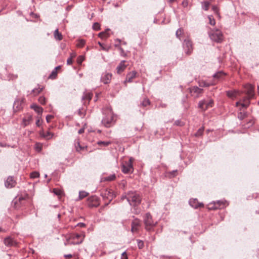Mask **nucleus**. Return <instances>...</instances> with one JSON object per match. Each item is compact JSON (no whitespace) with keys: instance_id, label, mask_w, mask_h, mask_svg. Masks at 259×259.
<instances>
[{"instance_id":"1","label":"nucleus","mask_w":259,"mask_h":259,"mask_svg":"<svg viewBox=\"0 0 259 259\" xmlns=\"http://www.w3.org/2000/svg\"><path fill=\"white\" fill-rule=\"evenodd\" d=\"M103 117L102 123L106 127H110L115 123L114 114L112 110L109 108H105L103 110Z\"/></svg>"},{"instance_id":"2","label":"nucleus","mask_w":259,"mask_h":259,"mask_svg":"<svg viewBox=\"0 0 259 259\" xmlns=\"http://www.w3.org/2000/svg\"><path fill=\"white\" fill-rule=\"evenodd\" d=\"M125 197L132 206H137L141 203V197L136 192L129 191L125 195Z\"/></svg>"},{"instance_id":"3","label":"nucleus","mask_w":259,"mask_h":259,"mask_svg":"<svg viewBox=\"0 0 259 259\" xmlns=\"http://www.w3.org/2000/svg\"><path fill=\"white\" fill-rule=\"evenodd\" d=\"M143 221L145 225V229L148 231H151L156 225V222H154L152 215L149 212L145 214Z\"/></svg>"},{"instance_id":"4","label":"nucleus","mask_w":259,"mask_h":259,"mask_svg":"<svg viewBox=\"0 0 259 259\" xmlns=\"http://www.w3.org/2000/svg\"><path fill=\"white\" fill-rule=\"evenodd\" d=\"M209 37L212 40L217 42H221L223 40V35L219 29L212 30L209 33Z\"/></svg>"},{"instance_id":"5","label":"nucleus","mask_w":259,"mask_h":259,"mask_svg":"<svg viewBox=\"0 0 259 259\" xmlns=\"http://www.w3.org/2000/svg\"><path fill=\"white\" fill-rule=\"evenodd\" d=\"M132 158H130V159L125 161L121 165L122 171L124 174H128L132 172L133 170Z\"/></svg>"},{"instance_id":"6","label":"nucleus","mask_w":259,"mask_h":259,"mask_svg":"<svg viewBox=\"0 0 259 259\" xmlns=\"http://www.w3.org/2000/svg\"><path fill=\"white\" fill-rule=\"evenodd\" d=\"M100 204L99 198L96 196H92L88 198L87 205L89 207H96Z\"/></svg>"},{"instance_id":"7","label":"nucleus","mask_w":259,"mask_h":259,"mask_svg":"<svg viewBox=\"0 0 259 259\" xmlns=\"http://www.w3.org/2000/svg\"><path fill=\"white\" fill-rule=\"evenodd\" d=\"M213 104V101L212 100H210L208 102L205 100H202L198 103V108L202 111H205L209 107H212Z\"/></svg>"},{"instance_id":"8","label":"nucleus","mask_w":259,"mask_h":259,"mask_svg":"<svg viewBox=\"0 0 259 259\" xmlns=\"http://www.w3.org/2000/svg\"><path fill=\"white\" fill-rule=\"evenodd\" d=\"M183 48L185 53L190 55L193 51V46L192 41L189 39H186L183 42Z\"/></svg>"},{"instance_id":"9","label":"nucleus","mask_w":259,"mask_h":259,"mask_svg":"<svg viewBox=\"0 0 259 259\" xmlns=\"http://www.w3.org/2000/svg\"><path fill=\"white\" fill-rule=\"evenodd\" d=\"M190 92L192 96L197 98L202 94L203 90L196 86H194L190 88Z\"/></svg>"},{"instance_id":"10","label":"nucleus","mask_w":259,"mask_h":259,"mask_svg":"<svg viewBox=\"0 0 259 259\" xmlns=\"http://www.w3.org/2000/svg\"><path fill=\"white\" fill-rule=\"evenodd\" d=\"M141 221L138 219H135L132 222L131 231L133 233L138 232L139 228L141 226Z\"/></svg>"},{"instance_id":"11","label":"nucleus","mask_w":259,"mask_h":259,"mask_svg":"<svg viewBox=\"0 0 259 259\" xmlns=\"http://www.w3.org/2000/svg\"><path fill=\"white\" fill-rule=\"evenodd\" d=\"M24 99H16L13 104V109L15 112H17L21 110L23 108V103Z\"/></svg>"},{"instance_id":"12","label":"nucleus","mask_w":259,"mask_h":259,"mask_svg":"<svg viewBox=\"0 0 259 259\" xmlns=\"http://www.w3.org/2000/svg\"><path fill=\"white\" fill-rule=\"evenodd\" d=\"M228 205L226 201L219 200L214 202V207H209V209H222Z\"/></svg>"},{"instance_id":"13","label":"nucleus","mask_w":259,"mask_h":259,"mask_svg":"<svg viewBox=\"0 0 259 259\" xmlns=\"http://www.w3.org/2000/svg\"><path fill=\"white\" fill-rule=\"evenodd\" d=\"M112 78V74L110 73H103L101 77V81L104 84H108L110 82Z\"/></svg>"},{"instance_id":"14","label":"nucleus","mask_w":259,"mask_h":259,"mask_svg":"<svg viewBox=\"0 0 259 259\" xmlns=\"http://www.w3.org/2000/svg\"><path fill=\"white\" fill-rule=\"evenodd\" d=\"M189 204L194 208H198L199 207H203L204 205L202 203L198 202L197 199H191L189 201Z\"/></svg>"},{"instance_id":"15","label":"nucleus","mask_w":259,"mask_h":259,"mask_svg":"<svg viewBox=\"0 0 259 259\" xmlns=\"http://www.w3.org/2000/svg\"><path fill=\"white\" fill-rule=\"evenodd\" d=\"M5 185L7 188H11L15 186L16 182L13 177L9 176L6 181Z\"/></svg>"},{"instance_id":"16","label":"nucleus","mask_w":259,"mask_h":259,"mask_svg":"<svg viewBox=\"0 0 259 259\" xmlns=\"http://www.w3.org/2000/svg\"><path fill=\"white\" fill-rule=\"evenodd\" d=\"M245 93L249 98L254 96V87L251 84H247L245 86Z\"/></svg>"},{"instance_id":"17","label":"nucleus","mask_w":259,"mask_h":259,"mask_svg":"<svg viewBox=\"0 0 259 259\" xmlns=\"http://www.w3.org/2000/svg\"><path fill=\"white\" fill-rule=\"evenodd\" d=\"M137 72L136 71H133L128 73L126 74V79L124 81L125 84L126 82H132L134 78L136 77Z\"/></svg>"},{"instance_id":"18","label":"nucleus","mask_w":259,"mask_h":259,"mask_svg":"<svg viewBox=\"0 0 259 259\" xmlns=\"http://www.w3.org/2000/svg\"><path fill=\"white\" fill-rule=\"evenodd\" d=\"M4 244L9 247L16 246V242L11 237H6L4 240Z\"/></svg>"},{"instance_id":"19","label":"nucleus","mask_w":259,"mask_h":259,"mask_svg":"<svg viewBox=\"0 0 259 259\" xmlns=\"http://www.w3.org/2000/svg\"><path fill=\"white\" fill-rule=\"evenodd\" d=\"M93 94L90 92H84L82 97V100L84 101V104L85 103L86 101L89 102L92 98Z\"/></svg>"},{"instance_id":"20","label":"nucleus","mask_w":259,"mask_h":259,"mask_svg":"<svg viewBox=\"0 0 259 259\" xmlns=\"http://www.w3.org/2000/svg\"><path fill=\"white\" fill-rule=\"evenodd\" d=\"M125 61H124V60L122 61L119 63V64L117 66V67L116 68V70H117V72L118 74H120L121 72L123 71L124 70V69H125L126 66L125 65Z\"/></svg>"},{"instance_id":"21","label":"nucleus","mask_w":259,"mask_h":259,"mask_svg":"<svg viewBox=\"0 0 259 259\" xmlns=\"http://www.w3.org/2000/svg\"><path fill=\"white\" fill-rule=\"evenodd\" d=\"M31 108L33 109L36 113L39 115H41L43 112V109L42 107L37 106L36 104H33L31 105Z\"/></svg>"},{"instance_id":"22","label":"nucleus","mask_w":259,"mask_h":259,"mask_svg":"<svg viewBox=\"0 0 259 259\" xmlns=\"http://www.w3.org/2000/svg\"><path fill=\"white\" fill-rule=\"evenodd\" d=\"M238 92L236 90L228 91L227 92V95L228 97L233 99L236 98V95L238 94Z\"/></svg>"},{"instance_id":"23","label":"nucleus","mask_w":259,"mask_h":259,"mask_svg":"<svg viewBox=\"0 0 259 259\" xmlns=\"http://www.w3.org/2000/svg\"><path fill=\"white\" fill-rule=\"evenodd\" d=\"M54 35V37L56 40H61L63 38L62 35L59 32L58 29H56L55 30Z\"/></svg>"},{"instance_id":"24","label":"nucleus","mask_w":259,"mask_h":259,"mask_svg":"<svg viewBox=\"0 0 259 259\" xmlns=\"http://www.w3.org/2000/svg\"><path fill=\"white\" fill-rule=\"evenodd\" d=\"M101 196L103 197V198H107L108 199H109V197H110V201L111 200V192L110 190H106L104 193H101Z\"/></svg>"},{"instance_id":"25","label":"nucleus","mask_w":259,"mask_h":259,"mask_svg":"<svg viewBox=\"0 0 259 259\" xmlns=\"http://www.w3.org/2000/svg\"><path fill=\"white\" fill-rule=\"evenodd\" d=\"M225 75V73L222 71H219L214 74L213 77L215 79H220Z\"/></svg>"},{"instance_id":"26","label":"nucleus","mask_w":259,"mask_h":259,"mask_svg":"<svg viewBox=\"0 0 259 259\" xmlns=\"http://www.w3.org/2000/svg\"><path fill=\"white\" fill-rule=\"evenodd\" d=\"M75 149L77 152H79L84 149V147H82L80 145L78 140H76L75 142Z\"/></svg>"},{"instance_id":"27","label":"nucleus","mask_w":259,"mask_h":259,"mask_svg":"<svg viewBox=\"0 0 259 259\" xmlns=\"http://www.w3.org/2000/svg\"><path fill=\"white\" fill-rule=\"evenodd\" d=\"M209 6L210 3L207 1L201 2L202 8L205 11H207L208 10Z\"/></svg>"},{"instance_id":"28","label":"nucleus","mask_w":259,"mask_h":259,"mask_svg":"<svg viewBox=\"0 0 259 259\" xmlns=\"http://www.w3.org/2000/svg\"><path fill=\"white\" fill-rule=\"evenodd\" d=\"M247 116V112L246 111L240 112L238 114V118L242 120L246 118Z\"/></svg>"},{"instance_id":"29","label":"nucleus","mask_w":259,"mask_h":259,"mask_svg":"<svg viewBox=\"0 0 259 259\" xmlns=\"http://www.w3.org/2000/svg\"><path fill=\"white\" fill-rule=\"evenodd\" d=\"M98 45L101 47L102 50L106 52H109L111 49V46H106L100 42H98Z\"/></svg>"},{"instance_id":"30","label":"nucleus","mask_w":259,"mask_h":259,"mask_svg":"<svg viewBox=\"0 0 259 259\" xmlns=\"http://www.w3.org/2000/svg\"><path fill=\"white\" fill-rule=\"evenodd\" d=\"M40 135L41 137H43L47 139H50L53 136V134L49 132H48L46 134H45L42 132L40 133Z\"/></svg>"},{"instance_id":"31","label":"nucleus","mask_w":259,"mask_h":259,"mask_svg":"<svg viewBox=\"0 0 259 259\" xmlns=\"http://www.w3.org/2000/svg\"><path fill=\"white\" fill-rule=\"evenodd\" d=\"M215 83H216V82H212V83H208L205 81H202L199 82V86L201 87H209L210 85H214Z\"/></svg>"},{"instance_id":"32","label":"nucleus","mask_w":259,"mask_h":259,"mask_svg":"<svg viewBox=\"0 0 259 259\" xmlns=\"http://www.w3.org/2000/svg\"><path fill=\"white\" fill-rule=\"evenodd\" d=\"M32 120V117L31 116H28L27 118H24L23 119V122L24 125V126H27L28 124H29L30 121H31Z\"/></svg>"},{"instance_id":"33","label":"nucleus","mask_w":259,"mask_h":259,"mask_svg":"<svg viewBox=\"0 0 259 259\" xmlns=\"http://www.w3.org/2000/svg\"><path fill=\"white\" fill-rule=\"evenodd\" d=\"M53 193L58 196H61L63 194V192L61 190L58 189V188H54L53 190Z\"/></svg>"},{"instance_id":"34","label":"nucleus","mask_w":259,"mask_h":259,"mask_svg":"<svg viewBox=\"0 0 259 259\" xmlns=\"http://www.w3.org/2000/svg\"><path fill=\"white\" fill-rule=\"evenodd\" d=\"M116 178V176L115 174L111 175L109 176H107L106 177H105L104 181H112L114 180Z\"/></svg>"},{"instance_id":"35","label":"nucleus","mask_w":259,"mask_h":259,"mask_svg":"<svg viewBox=\"0 0 259 259\" xmlns=\"http://www.w3.org/2000/svg\"><path fill=\"white\" fill-rule=\"evenodd\" d=\"M89 193L85 191H80L79 193V199H82L88 195Z\"/></svg>"},{"instance_id":"36","label":"nucleus","mask_w":259,"mask_h":259,"mask_svg":"<svg viewBox=\"0 0 259 259\" xmlns=\"http://www.w3.org/2000/svg\"><path fill=\"white\" fill-rule=\"evenodd\" d=\"M203 132H204V127H201L195 134V136L197 137L201 136L203 133Z\"/></svg>"},{"instance_id":"37","label":"nucleus","mask_w":259,"mask_h":259,"mask_svg":"<svg viewBox=\"0 0 259 259\" xmlns=\"http://www.w3.org/2000/svg\"><path fill=\"white\" fill-rule=\"evenodd\" d=\"M77 114L80 117L83 118L85 115V111L83 109H79L77 111Z\"/></svg>"},{"instance_id":"38","label":"nucleus","mask_w":259,"mask_h":259,"mask_svg":"<svg viewBox=\"0 0 259 259\" xmlns=\"http://www.w3.org/2000/svg\"><path fill=\"white\" fill-rule=\"evenodd\" d=\"M99 146H107L111 144L109 141H99L97 143Z\"/></svg>"},{"instance_id":"39","label":"nucleus","mask_w":259,"mask_h":259,"mask_svg":"<svg viewBox=\"0 0 259 259\" xmlns=\"http://www.w3.org/2000/svg\"><path fill=\"white\" fill-rule=\"evenodd\" d=\"M150 104V101L149 99L145 98L143 100L141 105L143 107H146Z\"/></svg>"},{"instance_id":"40","label":"nucleus","mask_w":259,"mask_h":259,"mask_svg":"<svg viewBox=\"0 0 259 259\" xmlns=\"http://www.w3.org/2000/svg\"><path fill=\"white\" fill-rule=\"evenodd\" d=\"M183 33V30L182 29H181V28L178 29L177 30L176 33L177 37L179 39H181L180 36Z\"/></svg>"},{"instance_id":"41","label":"nucleus","mask_w":259,"mask_h":259,"mask_svg":"<svg viewBox=\"0 0 259 259\" xmlns=\"http://www.w3.org/2000/svg\"><path fill=\"white\" fill-rule=\"evenodd\" d=\"M57 74V72L56 70H53L51 74L49 75V78L51 79H54L56 78Z\"/></svg>"},{"instance_id":"42","label":"nucleus","mask_w":259,"mask_h":259,"mask_svg":"<svg viewBox=\"0 0 259 259\" xmlns=\"http://www.w3.org/2000/svg\"><path fill=\"white\" fill-rule=\"evenodd\" d=\"M39 174L37 171H33L30 174V178L32 179H35L39 177Z\"/></svg>"},{"instance_id":"43","label":"nucleus","mask_w":259,"mask_h":259,"mask_svg":"<svg viewBox=\"0 0 259 259\" xmlns=\"http://www.w3.org/2000/svg\"><path fill=\"white\" fill-rule=\"evenodd\" d=\"M85 40L83 39H80L77 44V46L79 48H82L85 45Z\"/></svg>"},{"instance_id":"44","label":"nucleus","mask_w":259,"mask_h":259,"mask_svg":"<svg viewBox=\"0 0 259 259\" xmlns=\"http://www.w3.org/2000/svg\"><path fill=\"white\" fill-rule=\"evenodd\" d=\"M42 146L40 143H36L35 145V149L38 152H39L41 151V150L42 149Z\"/></svg>"},{"instance_id":"45","label":"nucleus","mask_w":259,"mask_h":259,"mask_svg":"<svg viewBox=\"0 0 259 259\" xmlns=\"http://www.w3.org/2000/svg\"><path fill=\"white\" fill-rule=\"evenodd\" d=\"M208 18L209 19V23L211 25H214L215 24V20L211 16H208Z\"/></svg>"},{"instance_id":"46","label":"nucleus","mask_w":259,"mask_h":259,"mask_svg":"<svg viewBox=\"0 0 259 259\" xmlns=\"http://www.w3.org/2000/svg\"><path fill=\"white\" fill-rule=\"evenodd\" d=\"M138 246L139 249H142L144 247V244L143 241L137 240Z\"/></svg>"},{"instance_id":"47","label":"nucleus","mask_w":259,"mask_h":259,"mask_svg":"<svg viewBox=\"0 0 259 259\" xmlns=\"http://www.w3.org/2000/svg\"><path fill=\"white\" fill-rule=\"evenodd\" d=\"M41 90L42 89L40 88L34 89L32 90L31 93H33L34 95H36L39 94L41 91Z\"/></svg>"},{"instance_id":"48","label":"nucleus","mask_w":259,"mask_h":259,"mask_svg":"<svg viewBox=\"0 0 259 259\" xmlns=\"http://www.w3.org/2000/svg\"><path fill=\"white\" fill-rule=\"evenodd\" d=\"M46 98H45V97H44V96H41V97H40L38 98V102H39L40 104H42V105H44V104H45V103H46Z\"/></svg>"},{"instance_id":"49","label":"nucleus","mask_w":259,"mask_h":259,"mask_svg":"<svg viewBox=\"0 0 259 259\" xmlns=\"http://www.w3.org/2000/svg\"><path fill=\"white\" fill-rule=\"evenodd\" d=\"M99 36L102 38L104 37H107L109 36V35L107 34L106 32H102L99 34Z\"/></svg>"},{"instance_id":"50","label":"nucleus","mask_w":259,"mask_h":259,"mask_svg":"<svg viewBox=\"0 0 259 259\" xmlns=\"http://www.w3.org/2000/svg\"><path fill=\"white\" fill-rule=\"evenodd\" d=\"M100 27V24L97 22L95 23L93 25V29L96 30H99Z\"/></svg>"},{"instance_id":"51","label":"nucleus","mask_w":259,"mask_h":259,"mask_svg":"<svg viewBox=\"0 0 259 259\" xmlns=\"http://www.w3.org/2000/svg\"><path fill=\"white\" fill-rule=\"evenodd\" d=\"M250 104V101H248L247 102H243L241 103L240 105L242 107H244L246 108L248 107L249 105Z\"/></svg>"},{"instance_id":"52","label":"nucleus","mask_w":259,"mask_h":259,"mask_svg":"<svg viewBox=\"0 0 259 259\" xmlns=\"http://www.w3.org/2000/svg\"><path fill=\"white\" fill-rule=\"evenodd\" d=\"M175 125L182 126L184 125V123L180 120H177L175 122Z\"/></svg>"},{"instance_id":"53","label":"nucleus","mask_w":259,"mask_h":259,"mask_svg":"<svg viewBox=\"0 0 259 259\" xmlns=\"http://www.w3.org/2000/svg\"><path fill=\"white\" fill-rule=\"evenodd\" d=\"M84 60V58L82 56H79L77 59V63L79 64H81Z\"/></svg>"},{"instance_id":"54","label":"nucleus","mask_w":259,"mask_h":259,"mask_svg":"<svg viewBox=\"0 0 259 259\" xmlns=\"http://www.w3.org/2000/svg\"><path fill=\"white\" fill-rule=\"evenodd\" d=\"M212 10L217 15H219V8L217 6H213L212 7Z\"/></svg>"},{"instance_id":"55","label":"nucleus","mask_w":259,"mask_h":259,"mask_svg":"<svg viewBox=\"0 0 259 259\" xmlns=\"http://www.w3.org/2000/svg\"><path fill=\"white\" fill-rule=\"evenodd\" d=\"M40 119H41V117H39V116H37V120L36 121V125L37 126H40V125H41V122H40Z\"/></svg>"},{"instance_id":"56","label":"nucleus","mask_w":259,"mask_h":259,"mask_svg":"<svg viewBox=\"0 0 259 259\" xmlns=\"http://www.w3.org/2000/svg\"><path fill=\"white\" fill-rule=\"evenodd\" d=\"M73 57H70L67 59V65H71L72 64L73 61H72Z\"/></svg>"},{"instance_id":"57","label":"nucleus","mask_w":259,"mask_h":259,"mask_svg":"<svg viewBox=\"0 0 259 259\" xmlns=\"http://www.w3.org/2000/svg\"><path fill=\"white\" fill-rule=\"evenodd\" d=\"M54 116L52 115H48L46 116V120L47 122H49L52 118H53Z\"/></svg>"},{"instance_id":"58","label":"nucleus","mask_w":259,"mask_h":259,"mask_svg":"<svg viewBox=\"0 0 259 259\" xmlns=\"http://www.w3.org/2000/svg\"><path fill=\"white\" fill-rule=\"evenodd\" d=\"M121 259H127V256L125 252H123L121 254Z\"/></svg>"},{"instance_id":"59","label":"nucleus","mask_w":259,"mask_h":259,"mask_svg":"<svg viewBox=\"0 0 259 259\" xmlns=\"http://www.w3.org/2000/svg\"><path fill=\"white\" fill-rule=\"evenodd\" d=\"M182 5L184 7H187L188 5V2L186 0H184L182 2Z\"/></svg>"},{"instance_id":"60","label":"nucleus","mask_w":259,"mask_h":259,"mask_svg":"<svg viewBox=\"0 0 259 259\" xmlns=\"http://www.w3.org/2000/svg\"><path fill=\"white\" fill-rule=\"evenodd\" d=\"M251 98H249L248 96L247 97H246L245 98H243L242 101L243 102H247L248 101H249V100L251 99Z\"/></svg>"},{"instance_id":"61","label":"nucleus","mask_w":259,"mask_h":259,"mask_svg":"<svg viewBox=\"0 0 259 259\" xmlns=\"http://www.w3.org/2000/svg\"><path fill=\"white\" fill-rule=\"evenodd\" d=\"M84 132V128H81L78 130V133L79 134H81Z\"/></svg>"},{"instance_id":"62","label":"nucleus","mask_w":259,"mask_h":259,"mask_svg":"<svg viewBox=\"0 0 259 259\" xmlns=\"http://www.w3.org/2000/svg\"><path fill=\"white\" fill-rule=\"evenodd\" d=\"M72 255L71 254H66V255H65L64 256L65 257H72Z\"/></svg>"},{"instance_id":"63","label":"nucleus","mask_w":259,"mask_h":259,"mask_svg":"<svg viewBox=\"0 0 259 259\" xmlns=\"http://www.w3.org/2000/svg\"><path fill=\"white\" fill-rule=\"evenodd\" d=\"M176 1L177 0H167V2L170 4H172Z\"/></svg>"},{"instance_id":"64","label":"nucleus","mask_w":259,"mask_h":259,"mask_svg":"<svg viewBox=\"0 0 259 259\" xmlns=\"http://www.w3.org/2000/svg\"><path fill=\"white\" fill-rule=\"evenodd\" d=\"M209 207H214V202L209 204L208 208Z\"/></svg>"}]
</instances>
